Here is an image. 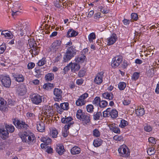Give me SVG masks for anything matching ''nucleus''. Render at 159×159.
<instances>
[{
    "label": "nucleus",
    "mask_w": 159,
    "mask_h": 159,
    "mask_svg": "<svg viewBox=\"0 0 159 159\" xmlns=\"http://www.w3.org/2000/svg\"><path fill=\"white\" fill-rule=\"evenodd\" d=\"M20 137L23 142L27 143L29 145L35 142V137L32 133L29 134L25 132L21 134Z\"/></svg>",
    "instance_id": "1"
},
{
    "label": "nucleus",
    "mask_w": 159,
    "mask_h": 159,
    "mask_svg": "<svg viewBox=\"0 0 159 159\" xmlns=\"http://www.w3.org/2000/svg\"><path fill=\"white\" fill-rule=\"evenodd\" d=\"M76 50L74 46H72L68 48L66 53L63 57L64 61L66 62L70 60L76 54Z\"/></svg>",
    "instance_id": "2"
},
{
    "label": "nucleus",
    "mask_w": 159,
    "mask_h": 159,
    "mask_svg": "<svg viewBox=\"0 0 159 159\" xmlns=\"http://www.w3.org/2000/svg\"><path fill=\"white\" fill-rule=\"evenodd\" d=\"M12 121L13 124L18 129H25L27 128L28 126L23 121H20L16 119H13Z\"/></svg>",
    "instance_id": "3"
},
{
    "label": "nucleus",
    "mask_w": 159,
    "mask_h": 159,
    "mask_svg": "<svg viewBox=\"0 0 159 159\" xmlns=\"http://www.w3.org/2000/svg\"><path fill=\"white\" fill-rule=\"evenodd\" d=\"M126 146L125 145L120 146L118 149V152L120 154V156L124 157H128L130 155V152L128 148H125Z\"/></svg>",
    "instance_id": "4"
},
{
    "label": "nucleus",
    "mask_w": 159,
    "mask_h": 159,
    "mask_svg": "<svg viewBox=\"0 0 159 159\" xmlns=\"http://www.w3.org/2000/svg\"><path fill=\"white\" fill-rule=\"evenodd\" d=\"M61 43V41L60 40L55 41L50 46V51L53 52H56L60 47Z\"/></svg>",
    "instance_id": "5"
},
{
    "label": "nucleus",
    "mask_w": 159,
    "mask_h": 159,
    "mask_svg": "<svg viewBox=\"0 0 159 159\" xmlns=\"http://www.w3.org/2000/svg\"><path fill=\"white\" fill-rule=\"evenodd\" d=\"M20 25V28L18 30L20 31V34L23 36L24 34H26V33L28 30V26L25 23L22 24L21 22H19Z\"/></svg>",
    "instance_id": "6"
},
{
    "label": "nucleus",
    "mask_w": 159,
    "mask_h": 159,
    "mask_svg": "<svg viewBox=\"0 0 159 159\" xmlns=\"http://www.w3.org/2000/svg\"><path fill=\"white\" fill-rule=\"evenodd\" d=\"M2 84L6 88H9L11 85V80L9 76H4L3 77L1 80Z\"/></svg>",
    "instance_id": "7"
},
{
    "label": "nucleus",
    "mask_w": 159,
    "mask_h": 159,
    "mask_svg": "<svg viewBox=\"0 0 159 159\" xmlns=\"http://www.w3.org/2000/svg\"><path fill=\"white\" fill-rule=\"evenodd\" d=\"M122 58L118 57H114L111 61V66L114 68L118 67L122 62Z\"/></svg>",
    "instance_id": "8"
},
{
    "label": "nucleus",
    "mask_w": 159,
    "mask_h": 159,
    "mask_svg": "<svg viewBox=\"0 0 159 159\" xmlns=\"http://www.w3.org/2000/svg\"><path fill=\"white\" fill-rule=\"evenodd\" d=\"M31 98L32 102L37 105L40 103L42 101L41 97L39 95L34 94L32 95Z\"/></svg>",
    "instance_id": "9"
},
{
    "label": "nucleus",
    "mask_w": 159,
    "mask_h": 159,
    "mask_svg": "<svg viewBox=\"0 0 159 159\" xmlns=\"http://www.w3.org/2000/svg\"><path fill=\"white\" fill-rule=\"evenodd\" d=\"M103 74V72L102 71L97 74L94 80V82L96 84H100L102 83Z\"/></svg>",
    "instance_id": "10"
},
{
    "label": "nucleus",
    "mask_w": 159,
    "mask_h": 159,
    "mask_svg": "<svg viewBox=\"0 0 159 159\" xmlns=\"http://www.w3.org/2000/svg\"><path fill=\"white\" fill-rule=\"evenodd\" d=\"M117 39V37L116 34H113L111 36L107 38L108 45H109L114 44Z\"/></svg>",
    "instance_id": "11"
},
{
    "label": "nucleus",
    "mask_w": 159,
    "mask_h": 159,
    "mask_svg": "<svg viewBox=\"0 0 159 159\" xmlns=\"http://www.w3.org/2000/svg\"><path fill=\"white\" fill-rule=\"evenodd\" d=\"M54 95L56 97V98L58 100H61L62 96V92L61 89L55 88L53 91Z\"/></svg>",
    "instance_id": "12"
},
{
    "label": "nucleus",
    "mask_w": 159,
    "mask_h": 159,
    "mask_svg": "<svg viewBox=\"0 0 159 159\" xmlns=\"http://www.w3.org/2000/svg\"><path fill=\"white\" fill-rule=\"evenodd\" d=\"M73 124V123H70L68 125H66L64 127V129L62 133L64 137H66L68 135L69 133L68 129L70 126Z\"/></svg>",
    "instance_id": "13"
},
{
    "label": "nucleus",
    "mask_w": 159,
    "mask_h": 159,
    "mask_svg": "<svg viewBox=\"0 0 159 159\" xmlns=\"http://www.w3.org/2000/svg\"><path fill=\"white\" fill-rule=\"evenodd\" d=\"M37 129L40 132H43L45 129V125L42 121L37 122Z\"/></svg>",
    "instance_id": "14"
},
{
    "label": "nucleus",
    "mask_w": 159,
    "mask_h": 159,
    "mask_svg": "<svg viewBox=\"0 0 159 159\" xmlns=\"http://www.w3.org/2000/svg\"><path fill=\"white\" fill-rule=\"evenodd\" d=\"M56 152L59 155H61L65 152L64 147L62 144H58L56 148Z\"/></svg>",
    "instance_id": "15"
},
{
    "label": "nucleus",
    "mask_w": 159,
    "mask_h": 159,
    "mask_svg": "<svg viewBox=\"0 0 159 159\" xmlns=\"http://www.w3.org/2000/svg\"><path fill=\"white\" fill-rule=\"evenodd\" d=\"M27 89L26 86L24 85H20L18 89L19 94L20 96H23L26 92Z\"/></svg>",
    "instance_id": "16"
},
{
    "label": "nucleus",
    "mask_w": 159,
    "mask_h": 159,
    "mask_svg": "<svg viewBox=\"0 0 159 159\" xmlns=\"http://www.w3.org/2000/svg\"><path fill=\"white\" fill-rule=\"evenodd\" d=\"M13 76L15 79V80L18 82H22L24 81V79L22 75L18 74H13Z\"/></svg>",
    "instance_id": "17"
},
{
    "label": "nucleus",
    "mask_w": 159,
    "mask_h": 159,
    "mask_svg": "<svg viewBox=\"0 0 159 159\" xmlns=\"http://www.w3.org/2000/svg\"><path fill=\"white\" fill-rule=\"evenodd\" d=\"M8 133L3 129H0V136L2 139H5L8 136Z\"/></svg>",
    "instance_id": "18"
},
{
    "label": "nucleus",
    "mask_w": 159,
    "mask_h": 159,
    "mask_svg": "<svg viewBox=\"0 0 159 159\" xmlns=\"http://www.w3.org/2000/svg\"><path fill=\"white\" fill-rule=\"evenodd\" d=\"M37 43H36L35 46L32 47L31 48L30 50V52L31 54H33L34 55H36L38 54L39 49V47L37 46Z\"/></svg>",
    "instance_id": "19"
},
{
    "label": "nucleus",
    "mask_w": 159,
    "mask_h": 159,
    "mask_svg": "<svg viewBox=\"0 0 159 159\" xmlns=\"http://www.w3.org/2000/svg\"><path fill=\"white\" fill-rule=\"evenodd\" d=\"M71 65V69L72 72H75L78 71L80 69V65L77 64V63H70Z\"/></svg>",
    "instance_id": "20"
},
{
    "label": "nucleus",
    "mask_w": 159,
    "mask_h": 159,
    "mask_svg": "<svg viewBox=\"0 0 159 159\" xmlns=\"http://www.w3.org/2000/svg\"><path fill=\"white\" fill-rule=\"evenodd\" d=\"M70 152L72 155L77 154L80 153V149L78 147L75 146L71 149Z\"/></svg>",
    "instance_id": "21"
},
{
    "label": "nucleus",
    "mask_w": 159,
    "mask_h": 159,
    "mask_svg": "<svg viewBox=\"0 0 159 159\" xmlns=\"http://www.w3.org/2000/svg\"><path fill=\"white\" fill-rule=\"evenodd\" d=\"M66 2L65 0H57L56 1L54 2V5L57 8H60L62 6V5L64 6V4Z\"/></svg>",
    "instance_id": "22"
},
{
    "label": "nucleus",
    "mask_w": 159,
    "mask_h": 159,
    "mask_svg": "<svg viewBox=\"0 0 159 159\" xmlns=\"http://www.w3.org/2000/svg\"><path fill=\"white\" fill-rule=\"evenodd\" d=\"M72 120V118L70 117H66L65 116V117L61 119V122L62 123L65 124L66 123L68 125V124H70L71 123H74L73 121H71Z\"/></svg>",
    "instance_id": "23"
},
{
    "label": "nucleus",
    "mask_w": 159,
    "mask_h": 159,
    "mask_svg": "<svg viewBox=\"0 0 159 159\" xmlns=\"http://www.w3.org/2000/svg\"><path fill=\"white\" fill-rule=\"evenodd\" d=\"M1 34L2 35L4 36L5 37H7L9 39L12 38L13 37L12 34H11L9 31L7 30L2 31Z\"/></svg>",
    "instance_id": "24"
},
{
    "label": "nucleus",
    "mask_w": 159,
    "mask_h": 159,
    "mask_svg": "<svg viewBox=\"0 0 159 159\" xmlns=\"http://www.w3.org/2000/svg\"><path fill=\"white\" fill-rule=\"evenodd\" d=\"M78 34V32L73 30H69L67 32V37H75Z\"/></svg>",
    "instance_id": "25"
},
{
    "label": "nucleus",
    "mask_w": 159,
    "mask_h": 159,
    "mask_svg": "<svg viewBox=\"0 0 159 159\" xmlns=\"http://www.w3.org/2000/svg\"><path fill=\"white\" fill-rule=\"evenodd\" d=\"M102 97L104 98L111 100L113 98V95L111 93H105L102 94Z\"/></svg>",
    "instance_id": "26"
},
{
    "label": "nucleus",
    "mask_w": 159,
    "mask_h": 159,
    "mask_svg": "<svg viewBox=\"0 0 159 159\" xmlns=\"http://www.w3.org/2000/svg\"><path fill=\"white\" fill-rule=\"evenodd\" d=\"M5 128L7 132L10 133L13 132L15 130V128L14 126L11 125H8L7 124L5 125Z\"/></svg>",
    "instance_id": "27"
},
{
    "label": "nucleus",
    "mask_w": 159,
    "mask_h": 159,
    "mask_svg": "<svg viewBox=\"0 0 159 159\" xmlns=\"http://www.w3.org/2000/svg\"><path fill=\"white\" fill-rule=\"evenodd\" d=\"M45 78L47 81H51L54 79V75L52 73H48L45 75Z\"/></svg>",
    "instance_id": "28"
},
{
    "label": "nucleus",
    "mask_w": 159,
    "mask_h": 159,
    "mask_svg": "<svg viewBox=\"0 0 159 159\" xmlns=\"http://www.w3.org/2000/svg\"><path fill=\"white\" fill-rule=\"evenodd\" d=\"M136 114L138 116H142L145 113L144 110L143 108L138 109L135 110Z\"/></svg>",
    "instance_id": "29"
},
{
    "label": "nucleus",
    "mask_w": 159,
    "mask_h": 159,
    "mask_svg": "<svg viewBox=\"0 0 159 159\" xmlns=\"http://www.w3.org/2000/svg\"><path fill=\"white\" fill-rule=\"evenodd\" d=\"M53 84H52L48 83L45 84L43 86V88L46 90H50L53 88Z\"/></svg>",
    "instance_id": "30"
},
{
    "label": "nucleus",
    "mask_w": 159,
    "mask_h": 159,
    "mask_svg": "<svg viewBox=\"0 0 159 159\" xmlns=\"http://www.w3.org/2000/svg\"><path fill=\"white\" fill-rule=\"evenodd\" d=\"M110 116L113 118H115L118 116V112L116 110H113L110 112Z\"/></svg>",
    "instance_id": "31"
},
{
    "label": "nucleus",
    "mask_w": 159,
    "mask_h": 159,
    "mask_svg": "<svg viewBox=\"0 0 159 159\" xmlns=\"http://www.w3.org/2000/svg\"><path fill=\"white\" fill-rule=\"evenodd\" d=\"M69 104L67 102L61 103L60 106L61 108L63 110H67L69 109Z\"/></svg>",
    "instance_id": "32"
},
{
    "label": "nucleus",
    "mask_w": 159,
    "mask_h": 159,
    "mask_svg": "<svg viewBox=\"0 0 159 159\" xmlns=\"http://www.w3.org/2000/svg\"><path fill=\"white\" fill-rule=\"evenodd\" d=\"M93 144L95 147H98L102 144V142L100 139H98L94 140Z\"/></svg>",
    "instance_id": "33"
},
{
    "label": "nucleus",
    "mask_w": 159,
    "mask_h": 159,
    "mask_svg": "<svg viewBox=\"0 0 159 159\" xmlns=\"http://www.w3.org/2000/svg\"><path fill=\"white\" fill-rule=\"evenodd\" d=\"M76 105L78 106H81L85 104V102L83 99L80 98L76 101Z\"/></svg>",
    "instance_id": "34"
},
{
    "label": "nucleus",
    "mask_w": 159,
    "mask_h": 159,
    "mask_svg": "<svg viewBox=\"0 0 159 159\" xmlns=\"http://www.w3.org/2000/svg\"><path fill=\"white\" fill-rule=\"evenodd\" d=\"M100 116H102V114L100 112H98L93 115V119L95 120H99Z\"/></svg>",
    "instance_id": "35"
},
{
    "label": "nucleus",
    "mask_w": 159,
    "mask_h": 159,
    "mask_svg": "<svg viewBox=\"0 0 159 159\" xmlns=\"http://www.w3.org/2000/svg\"><path fill=\"white\" fill-rule=\"evenodd\" d=\"M86 57L84 55L82 54L80 57H79L76 59V61L78 62H82L84 60Z\"/></svg>",
    "instance_id": "36"
},
{
    "label": "nucleus",
    "mask_w": 159,
    "mask_h": 159,
    "mask_svg": "<svg viewBox=\"0 0 159 159\" xmlns=\"http://www.w3.org/2000/svg\"><path fill=\"white\" fill-rule=\"evenodd\" d=\"M89 40L90 42H92L93 40L95 38V35L94 33H92L89 34L88 36Z\"/></svg>",
    "instance_id": "37"
},
{
    "label": "nucleus",
    "mask_w": 159,
    "mask_h": 159,
    "mask_svg": "<svg viewBox=\"0 0 159 159\" xmlns=\"http://www.w3.org/2000/svg\"><path fill=\"white\" fill-rule=\"evenodd\" d=\"M126 86V84L123 82H120L118 84V88L120 90H124Z\"/></svg>",
    "instance_id": "38"
},
{
    "label": "nucleus",
    "mask_w": 159,
    "mask_h": 159,
    "mask_svg": "<svg viewBox=\"0 0 159 159\" xmlns=\"http://www.w3.org/2000/svg\"><path fill=\"white\" fill-rule=\"evenodd\" d=\"M108 104L107 102L104 100L100 101V102L99 104V107L101 108L105 107Z\"/></svg>",
    "instance_id": "39"
},
{
    "label": "nucleus",
    "mask_w": 159,
    "mask_h": 159,
    "mask_svg": "<svg viewBox=\"0 0 159 159\" xmlns=\"http://www.w3.org/2000/svg\"><path fill=\"white\" fill-rule=\"evenodd\" d=\"M0 109L2 111L6 110V108L5 107L4 102L2 100H0Z\"/></svg>",
    "instance_id": "40"
},
{
    "label": "nucleus",
    "mask_w": 159,
    "mask_h": 159,
    "mask_svg": "<svg viewBox=\"0 0 159 159\" xmlns=\"http://www.w3.org/2000/svg\"><path fill=\"white\" fill-rule=\"evenodd\" d=\"M81 120L84 121L85 124H87L90 121L89 117V116L85 115V116L84 118H83Z\"/></svg>",
    "instance_id": "41"
},
{
    "label": "nucleus",
    "mask_w": 159,
    "mask_h": 159,
    "mask_svg": "<svg viewBox=\"0 0 159 159\" xmlns=\"http://www.w3.org/2000/svg\"><path fill=\"white\" fill-rule=\"evenodd\" d=\"M6 49V44L5 43H3L0 46V54L3 53Z\"/></svg>",
    "instance_id": "42"
},
{
    "label": "nucleus",
    "mask_w": 159,
    "mask_h": 159,
    "mask_svg": "<svg viewBox=\"0 0 159 159\" xmlns=\"http://www.w3.org/2000/svg\"><path fill=\"white\" fill-rule=\"evenodd\" d=\"M100 99L99 97H96L93 102V103L94 104H95L97 106L99 105L100 102Z\"/></svg>",
    "instance_id": "43"
},
{
    "label": "nucleus",
    "mask_w": 159,
    "mask_h": 159,
    "mask_svg": "<svg viewBox=\"0 0 159 159\" xmlns=\"http://www.w3.org/2000/svg\"><path fill=\"white\" fill-rule=\"evenodd\" d=\"M144 130L148 132H149L152 130V127L147 124H145L144 127Z\"/></svg>",
    "instance_id": "44"
},
{
    "label": "nucleus",
    "mask_w": 159,
    "mask_h": 159,
    "mask_svg": "<svg viewBox=\"0 0 159 159\" xmlns=\"http://www.w3.org/2000/svg\"><path fill=\"white\" fill-rule=\"evenodd\" d=\"M147 152L149 155H151L155 153V151L154 148H149L147 150Z\"/></svg>",
    "instance_id": "45"
},
{
    "label": "nucleus",
    "mask_w": 159,
    "mask_h": 159,
    "mask_svg": "<svg viewBox=\"0 0 159 159\" xmlns=\"http://www.w3.org/2000/svg\"><path fill=\"white\" fill-rule=\"evenodd\" d=\"M28 43L30 48H32V47L35 46L36 43L34 40L29 39L28 40Z\"/></svg>",
    "instance_id": "46"
},
{
    "label": "nucleus",
    "mask_w": 159,
    "mask_h": 159,
    "mask_svg": "<svg viewBox=\"0 0 159 159\" xmlns=\"http://www.w3.org/2000/svg\"><path fill=\"white\" fill-rule=\"evenodd\" d=\"M128 125L127 121L124 120H121L120 122V124L119 125L121 128H123L124 127Z\"/></svg>",
    "instance_id": "47"
},
{
    "label": "nucleus",
    "mask_w": 159,
    "mask_h": 159,
    "mask_svg": "<svg viewBox=\"0 0 159 159\" xmlns=\"http://www.w3.org/2000/svg\"><path fill=\"white\" fill-rule=\"evenodd\" d=\"M131 18L132 20L136 21L138 18V15L136 13H132L131 15Z\"/></svg>",
    "instance_id": "48"
},
{
    "label": "nucleus",
    "mask_w": 159,
    "mask_h": 159,
    "mask_svg": "<svg viewBox=\"0 0 159 159\" xmlns=\"http://www.w3.org/2000/svg\"><path fill=\"white\" fill-rule=\"evenodd\" d=\"M86 109L88 112H92L93 111V107L92 105H89L87 106Z\"/></svg>",
    "instance_id": "49"
},
{
    "label": "nucleus",
    "mask_w": 159,
    "mask_h": 159,
    "mask_svg": "<svg viewBox=\"0 0 159 159\" xmlns=\"http://www.w3.org/2000/svg\"><path fill=\"white\" fill-rule=\"evenodd\" d=\"M93 134L94 136L98 137L100 135V133L98 129H96L93 131Z\"/></svg>",
    "instance_id": "50"
},
{
    "label": "nucleus",
    "mask_w": 159,
    "mask_h": 159,
    "mask_svg": "<svg viewBox=\"0 0 159 159\" xmlns=\"http://www.w3.org/2000/svg\"><path fill=\"white\" fill-rule=\"evenodd\" d=\"M46 61L45 59L42 58L41 60L39 61L38 63V65L39 66H41L45 64Z\"/></svg>",
    "instance_id": "51"
},
{
    "label": "nucleus",
    "mask_w": 159,
    "mask_h": 159,
    "mask_svg": "<svg viewBox=\"0 0 159 159\" xmlns=\"http://www.w3.org/2000/svg\"><path fill=\"white\" fill-rule=\"evenodd\" d=\"M58 134V133L57 130L53 129L52 130V135L53 138H55L57 137Z\"/></svg>",
    "instance_id": "52"
},
{
    "label": "nucleus",
    "mask_w": 159,
    "mask_h": 159,
    "mask_svg": "<svg viewBox=\"0 0 159 159\" xmlns=\"http://www.w3.org/2000/svg\"><path fill=\"white\" fill-rule=\"evenodd\" d=\"M26 116L28 118L30 119H34L35 115L33 113L28 112L26 114Z\"/></svg>",
    "instance_id": "53"
},
{
    "label": "nucleus",
    "mask_w": 159,
    "mask_h": 159,
    "mask_svg": "<svg viewBox=\"0 0 159 159\" xmlns=\"http://www.w3.org/2000/svg\"><path fill=\"white\" fill-rule=\"evenodd\" d=\"M123 137L122 136L115 135L113 137V139L116 141H120L123 140Z\"/></svg>",
    "instance_id": "54"
},
{
    "label": "nucleus",
    "mask_w": 159,
    "mask_h": 159,
    "mask_svg": "<svg viewBox=\"0 0 159 159\" xmlns=\"http://www.w3.org/2000/svg\"><path fill=\"white\" fill-rule=\"evenodd\" d=\"M139 76V73L138 72H134L133 74L132 78L134 80H136L138 79Z\"/></svg>",
    "instance_id": "55"
},
{
    "label": "nucleus",
    "mask_w": 159,
    "mask_h": 159,
    "mask_svg": "<svg viewBox=\"0 0 159 159\" xmlns=\"http://www.w3.org/2000/svg\"><path fill=\"white\" fill-rule=\"evenodd\" d=\"M85 73V70H81L79 72L78 75L80 77H83Z\"/></svg>",
    "instance_id": "56"
},
{
    "label": "nucleus",
    "mask_w": 159,
    "mask_h": 159,
    "mask_svg": "<svg viewBox=\"0 0 159 159\" xmlns=\"http://www.w3.org/2000/svg\"><path fill=\"white\" fill-rule=\"evenodd\" d=\"M35 72L37 74H39V75H42L43 73V71L42 70V68H39L35 70Z\"/></svg>",
    "instance_id": "57"
},
{
    "label": "nucleus",
    "mask_w": 159,
    "mask_h": 159,
    "mask_svg": "<svg viewBox=\"0 0 159 159\" xmlns=\"http://www.w3.org/2000/svg\"><path fill=\"white\" fill-rule=\"evenodd\" d=\"M43 141L45 143L46 145H48L51 142V139L49 138H48L47 139H43Z\"/></svg>",
    "instance_id": "58"
},
{
    "label": "nucleus",
    "mask_w": 159,
    "mask_h": 159,
    "mask_svg": "<svg viewBox=\"0 0 159 159\" xmlns=\"http://www.w3.org/2000/svg\"><path fill=\"white\" fill-rule=\"evenodd\" d=\"M149 142L152 144H155L156 143V141H155V138L152 137H150L148 139Z\"/></svg>",
    "instance_id": "59"
},
{
    "label": "nucleus",
    "mask_w": 159,
    "mask_h": 159,
    "mask_svg": "<svg viewBox=\"0 0 159 159\" xmlns=\"http://www.w3.org/2000/svg\"><path fill=\"white\" fill-rule=\"evenodd\" d=\"M71 64L70 63L69 65L64 67L63 70L65 73H66V71H67L70 70V68H71Z\"/></svg>",
    "instance_id": "60"
},
{
    "label": "nucleus",
    "mask_w": 159,
    "mask_h": 159,
    "mask_svg": "<svg viewBox=\"0 0 159 159\" xmlns=\"http://www.w3.org/2000/svg\"><path fill=\"white\" fill-rule=\"evenodd\" d=\"M116 125H117L115 124H111L109 125V126L110 130L112 131H114V128H116Z\"/></svg>",
    "instance_id": "61"
},
{
    "label": "nucleus",
    "mask_w": 159,
    "mask_h": 159,
    "mask_svg": "<svg viewBox=\"0 0 159 159\" xmlns=\"http://www.w3.org/2000/svg\"><path fill=\"white\" fill-rule=\"evenodd\" d=\"M83 113L82 112V110L79 109L78 110L76 114L77 118V117H80L81 115H82Z\"/></svg>",
    "instance_id": "62"
},
{
    "label": "nucleus",
    "mask_w": 159,
    "mask_h": 159,
    "mask_svg": "<svg viewBox=\"0 0 159 159\" xmlns=\"http://www.w3.org/2000/svg\"><path fill=\"white\" fill-rule=\"evenodd\" d=\"M35 66V64L33 62H31L30 63L28 64L27 67L29 69H32Z\"/></svg>",
    "instance_id": "63"
},
{
    "label": "nucleus",
    "mask_w": 159,
    "mask_h": 159,
    "mask_svg": "<svg viewBox=\"0 0 159 159\" xmlns=\"http://www.w3.org/2000/svg\"><path fill=\"white\" fill-rule=\"evenodd\" d=\"M88 96V94L87 93H85L81 96L80 98L82 99H83V100L87 98Z\"/></svg>",
    "instance_id": "64"
}]
</instances>
